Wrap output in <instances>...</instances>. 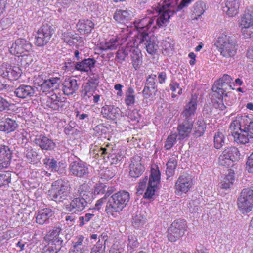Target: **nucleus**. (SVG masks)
I'll return each instance as SVG.
<instances>
[{
    "label": "nucleus",
    "mask_w": 253,
    "mask_h": 253,
    "mask_svg": "<svg viewBox=\"0 0 253 253\" xmlns=\"http://www.w3.org/2000/svg\"><path fill=\"white\" fill-rule=\"evenodd\" d=\"M230 128L235 142L240 144L249 142L253 139V118L248 115H238L231 123Z\"/></svg>",
    "instance_id": "nucleus-1"
},
{
    "label": "nucleus",
    "mask_w": 253,
    "mask_h": 253,
    "mask_svg": "<svg viewBox=\"0 0 253 253\" xmlns=\"http://www.w3.org/2000/svg\"><path fill=\"white\" fill-rule=\"evenodd\" d=\"M215 45L222 56L226 58L233 57L236 54L238 44L234 35L227 33L220 34Z\"/></svg>",
    "instance_id": "nucleus-2"
},
{
    "label": "nucleus",
    "mask_w": 253,
    "mask_h": 253,
    "mask_svg": "<svg viewBox=\"0 0 253 253\" xmlns=\"http://www.w3.org/2000/svg\"><path fill=\"white\" fill-rule=\"evenodd\" d=\"M108 198L106 209L107 213L113 215V212H119L126 206L130 199L129 193L124 190L120 191L109 196Z\"/></svg>",
    "instance_id": "nucleus-3"
},
{
    "label": "nucleus",
    "mask_w": 253,
    "mask_h": 253,
    "mask_svg": "<svg viewBox=\"0 0 253 253\" xmlns=\"http://www.w3.org/2000/svg\"><path fill=\"white\" fill-rule=\"evenodd\" d=\"M70 186L68 180L58 179L54 181L48 191V195L51 200L57 203H63L69 196Z\"/></svg>",
    "instance_id": "nucleus-4"
},
{
    "label": "nucleus",
    "mask_w": 253,
    "mask_h": 253,
    "mask_svg": "<svg viewBox=\"0 0 253 253\" xmlns=\"http://www.w3.org/2000/svg\"><path fill=\"white\" fill-rule=\"evenodd\" d=\"M237 203L238 209L242 213H249L253 208V187L243 189Z\"/></svg>",
    "instance_id": "nucleus-5"
},
{
    "label": "nucleus",
    "mask_w": 253,
    "mask_h": 253,
    "mask_svg": "<svg viewBox=\"0 0 253 253\" xmlns=\"http://www.w3.org/2000/svg\"><path fill=\"white\" fill-rule=\"evenodd\" d=\"M240 153L236 147H226L219 157V163L221 166L229 167L240 159Z\"/></svg>",
    "instance_id": "nucleus-6"
},
{
    "label": "nucleus",
    "mask_w": 253,
    "mask_h": 253,
    "mask_svg": "<svg viewBox=\"0 0 253 253\" xmlns=\"http://www.w3.org/2000/svg\"><path fill=\"white\" fill-rule=\"evenodd\" d=\"M54 33L52 26L44 24L37 30L35 35V44L38 47L46 45L49 42Z\"/></svg>",
    "instance_id": "nucleus-7"
},
{
    "label": "nucleus",
    "mask_w": 253,
    "mask_h": 253,
    "mask_svg": "<svg viewBox=\"0 0 253 253\" xmlns=\"http://www.w3.org/2000/svg\"><path fill=\"white\" fill-rule=\"evenodd\" d=\"M187 227L184 219H178L174 220L168 229V238L169 241L175 242L184 234Z\"/></svg>",
    "instance_id": "nucleus-8"
},
{
    "label": "nucleus",
    "mask_w": 253,
    "mask_h": 253,
    "mask_svg": "<svg viewBox=\"0 0 253 253\" xmlns=\"http://www.w3.org/2000/svg\"><path fill=\"white\" fill-rule=\"evenodd\" d=\"M89 165L82 161L72 162L69 166V171L71 175L80 178H87L89 176Z\"/></svg>",
    "instance_id": "nucleus-9"
},
{
    "label": "nucleus",
    "mask_w": 253,
    "mask_h": 253,
    "mask_svg": "<svg viewBox=\"0 0 253 253\" xmlns=\"http://www.w3.org/2000/svg\"><path fill=\"white\" fill-rule=\"evenodd\" d=\"M156 75L151 74L147 78L145 85L142 90V95L144 99L153 100L158 92L157 85L156 84Z\"/></svg>",
    "instance_id": "nucleus-10"
},
{
    "label": "nucleus",
    "mask_w": 253,
    "mask_h": 253,
    "mask_svg": "<svg viewBox=\"0 0 253 253\" xmlns=\"http://www.w3.org/2000/svg\"><path fill=\"white\" fill-rule=\"evenodd\" d=\"M32 47V45L29 41L24 38H19L9 47V51L13 55L21 54L31 51Z\"/></svg>",
    "instance_id": "nucleus-11"
},
{
    "label": "nucleus",
    "mask_w": 253,
    "mask_h": 253,
    "mask_svg": "<svg viewBox=\"0 0 253 253\" xmlns=\"http://www.w3.org/2000/svg\"><path fill=\"white\" fill-rule=\"evenodd\" d=\"M192 184L191 176L187 173H184L178 178L175 183V192L176 194L186 193L192 187Z\"/></svg>",
    "instance_id": "nucleus-12"
},
{
    "label": "nucleus",
    "mask_w": 253,
    "mask_h": 253,
    "mask_svg": "<svg viewBox=\"0 0 253 253\" xmlns=\"http://www.w3.org/2000/svg\"><path fill=\"white\" fill-rule=\"evenodd\" d=\"M46 168L52 172H57L59 174L66 172V164L62 161H57L54 158H46L43 160Z\"/></svg>",
    "instance_id": "nucleus-13"
},
{
    "label": "nucleus",
    "mask_w": 253,
    "mask_h": 253,
    "mask_svg": "<svg viewBox=\"0 0 253 253\" xmlns=\"http://www.w3.org/2000/svg\"><path fill=\"white\" fill-rule=\"evenodd\" d=\"M66 104L67 102L64 98H61L55 93L48 96L45 102L47 107L57 111H62L65 109L67 107Z\"/></svg>",
    "instance_id": "nucleus-14"
},
{
    "label": "nucleus",
    "mask_w": 253,
    "mask_h": 253,
    "mask_svg": "<svg viewBox=\"0 0 253 253\" xmlns=\"http://www.w3.org/2000/svg\"><path fill=\"white\" fill-rule=\"evenodd\" d=\"M141 157L138 155L133 156L129 165V176L137 178L140 177L145 170V167L141 163Z\"/></svg>",
    "instance_id": "nucleus-15"
},
{
    "label": "nucleus",
    "mask_w": 253,
    "mask_h": 253,
    "mask_svg": "<svg viewBox=\"0 0 253 253\" xmlns=\"http://www.w3.org/2000/svg\"><path fill=\"white\" fill-rule=\"evenodd\" d=\"M140 44H143L146 49L147 52L153 55L156 54L159 46L158 42L154 36L150 37L149 34H145L140 38Z\"/></svg>",
    "instance_id": "nucleus-16"
},
{
    "label": "nucleus",
    "mask_w": 253,
    "mask_h": 253,
    "mask_svg": "<svg viewBox=\"0 0 253 253\" xmlns=\"http://www.w3.org/2000/svg\"><path fill=\"white\" fill-rule=\"evenodd\" d=\"M211 92L210 94V96L212 100H221L223 99L224 97V101L226 102V97H228V93L230 92V90L226 88L225 85L220 84L216 82H214L213 85L211 88Z\"/></svg>",
    "instance_id": "nucleus-17"
},
{
    "label": "nucleus",
    "mask_w": 253,
    "mask_h": 253,
    "mask_svg": "<svg viewBox=\"0 0 253 253\" xmlns=\"http://www.w3.org/2000/svg\"><path fill=\"white\" fill-rule=\"evenodd\" d=\"M87 206L78 197H74L70 203L65 205V210L72 214H79Z\"/></svg>",
    "instance_id": "nucleus-18"
},
{
    "label": "nucleus",
    "mask_w": 253,
    "mask_h": 253,
    "mask_svg": "<svg viewBox=\"0 0 253 253\" xmlns=\"http://www.w3.org/2000/svg\"><path fill=\"white\" fill-rule=\"evenodd\" d=\"M37 90L35 86L22 84L15 89L14 93L19 98L25 99L36 96Z\"/></svg>",
    "instance_id": "nucleus-19"
},
{
    "label": "nucleus",
    "mask_w": 253,
    "mask_h": 253,
    "mask_svg": "<svg viewBox=\"0 0 253 253\" xmlns=\"http://www.w3.org/2000/svg\"><path fill=\"white\" fill-rule=\"evenodd\" d=\"M197 107L196 96H192L190 101L185 105L181 113L183 119L193 120Z\"/></svg>",
    "instance_id": "nucleus-20"
},
{
    "label": "nucleus",
    "mask_w": 253,
    "mask_h": 253,
    "mask_svg": "<svg viewBox=\"0 0 253 253\" xmlns=\"http://www.w3.org/2000/svg\"><path fill=\"white\" fill-rule=\"evenodd\" d=\"M223 11L229 17H234L239 12L240 6L239 0H226L223 3Z\"/></svg>",
    "instance_id": "nucleus-21"
},
{
    "label": "nucleus",
    "mask_w": 253,
    "mask_h": 253,
    "mask_svg": "<svg viewBox=\"0 0 253 253\" xmlns=\"http://www.w3.org/2000/svg\"><path fill=\"white\" fill-rule=\"evenodd\" d=\"M12 156V151L8 146L0 145V169L8 167Z\"/></svg>",
    "instance_id": "nucleus-22"
},
{
    "label": "nucleus",
    "mask_w": 253,
    "mask_h": 253,
    "mask_svg": "<svg viewBox=\"0 0 253 253\" xmlns=\"http://www.w3.org/2000/svg\"><path fill=\"white\" fill-rule=\"evenodd\" d=\"M154 19L150 17H145L141 19L135 20L134 26L138 32L140 37H142L143 35L148 34L147 31L154 23Z\"/></svg>",
    "instance_id": "nucleus-23"
},
{
    "label": "nucleus",
    "mask_w": 253,
    "mask_h": 253,
    "mask_svg": "<svg viewBox=\"0 0 253 253\" xmlns=\"http://www.w3.org/2000/svg\"><path fill=\"white\" fill-rule=\"evenodd\" d=\"M34 142L42 150L51 151L53 150L56 147V144L53 140L42 135L37 137L34 139Z\"/></svg>",
    "instance_id": "nucleus-24"
},
{
    "label": "nucleus",
    "mask_w": 253,
    "mask_h": 253,
    "mask_svg": "<svg viewBox=\"0 0 253 253\" xmlns=\"http://www.w3.org/2000/svg\"><path fill=\"white\" fill-rule=\"evenodd\" d=\"M61 79L59 77H52L44 80L40 85L41 90L43 92L53 91L58 88Z\"/></svg>",
    "instance_id": "nucleus-25"
},
{
    "label": "nucleus",
    "mask_w": 253,
    "mask_h": 253,
    "mask_svg": "<svg viewBox=\"0 0 253 253\" xmlns=\"http://www.w3.org/2000/svg\"><path fill=\"white\" fill-rule=\"evenodd\" d=\"M79 86L76 79H66L62 83V91L65 95H71L78 89Z\"/></svg>",
    "instance_id": "nucleus-26"
},
{
    "label": "nucleus",
    "mask_w": 253,
    "mask_h": 253,
    "mask_svg": "<svg viewBox=\"0 0 253 253\" xmlns=\"http://www.w3.org/2000/svg\"><path fill=\"white\" fill-rule=\"evenodd\" d=\"M193 120L183 119V122L178 126V134L182 139L189 136L193 126Z\"/></svg>",
    "instance_id": "nucleus-27"
},
{
    "label": "nucleus",
    "mask_w": 253,
    "mask_h": 253,
    "mask_svg": "<svg viewBox=\"0 0 253 253\" xmlns=\"http://www.w3.org/2000/svg\"><path fill=\"white\" fill-rule=\"evenodd\" d=\"M61 230V228L59 227H56L49 232L48 234L46 235L49 244L51 245H62L63 240L60 236Z\"/></svg>",
    "instance_id": "nucleus-28"
},
{
    "label": "nucleus",
    "mask_w": 253,
    "mask_h": 253,
    "mask_svg": "<svg viewBox=\"0 0 253 253\" xmlns=\"http://www.w3.org/2000/svg\"><path fill=\"white\" fill-rule=\"evenodd\" d=\"M84 237L80 235L76 237L72 242V246L69 250V253H82L85 251L86 247L84 242Z\"/></svg>",
    "instance_id": "nucleus-29"
},
{
    "label": "nucleus",
    "mask_w": 253,
    "mask_h": 253,
    "mask_svg": "<svg viewBox=\"0 0 253 253\" xmlns=\"http://www.w3.org/2000/svg\"><path fill=\"white\" fill-rule=\"evenodd\" d=\"M88 186L86 184H83L80 185L78 190V196L81 201L83 202L86 206L87 204L90 203L93 199L92 192L87 190Z\"/></svg>",
    "instance_id": "nucleus-30"
},
{
    "label": "nucleus",
    "mask_w": 253,
    "mask_h": 253,
    "mask_svg": "<svg viewBox=\"0 0 253 253\" xmlns=\"http://www.w3.org/2000/svg\"><path fill=\"white\" fill-rule=\"evenodd\" d=\"M133 16V12L130 10L117 9L113 18L118 22L125 23L130 20Z\"/></svg>",
    "instance_id": "nucleus-31"
},
{
    "label": "nucleus",
    "mask_w": 253,
    "mask_h": 253,
    "mask_svg": "<svg viewBox=\"0 0 253 253\" xmlns=\"http://www.w3.org/2000/svg\"><path fill=\"white\" fill-rule=\"evenodd\" d=\"M53 215L51 209L46 208L39 211L36 216V222L39 224L42 225L48 223L49 219Z\"/></svg>",
    "instance_id": "nucleus-32"
},
{
    "label": "nucleus",
    "mask_w": 253,
    "mask_h": 253,
    "mask_svg": "<svg viewBox=\"0 0 253 253\" xmlns=\"http://www.w3.org/2000/svg\"><path fill=\"white\" fill-rule=\"evenodd\" d=\"M22 74L21 69L17 66L9 65L2 73L4 78H7L10 80H15L20 78Z\"/></svg>",
    "instance_id": "nucleus-33"
},
{
    "label": "nucleus",
    "mask_w": 253,
    "mask_h": 253,
    "mask_svg": "<svg viewBox=\"0 0 253 253\" xmlns=\"http://www.w3.org/2000/svg\"><path fill=\"white\" fill-rule=\"evenodd\" d=\"M207 127V124L203 117H199L196 122L194 126H193V135L194 137H200L203 135Z\"/></svg>",
    "instance_id": "nucleus-34"
},
{
    "label": "nucleus",
    "mask_w": 253,
    "mask_h": 253,
    "mask_svg": "<svg viewBox=\"0 0 253 253\" xmlns=\"http://www.w3.org/2000/svg\"><path fill=\"white\" fill-rule=\"evenodd\" d=\"M78 31L81 34H89L94 27V24L89 19L80 20L76 25Z\"/></svg>",
    "instance_id": "nucleus-35"
},
{
    "label": "nucleus",
    "mask_w": 253,
    "mask_h": 253,
    "mask_svg": "<svg viewBox=\"0 0 253 253\" xmlns=\"http://www.w3.org/2000/svg\"><path fill=\"white\" fill-rule=\"evenodd\" d=\"M96 89L90 86L89 84H84L80 90L81 97L84 102L89 103L91 101V98Z\"/></svg>",
    "instance_id": "nucleus-36"
},
{
    "label": "nucleus",
    "mask_w": 253,
    "mask_h": 253,
    "mask_svg": "<svg viewBox=\"0 0 253 253\" xmlns=\"http://www.w3.org/2000/svg\"><path fill=\"white\" fill-rule=\"evenodd\" d=\"M96 62V61L93 58L82 59L81 61H78L77 70L84 72H88L94 67Z\"/></svg>",
    "instance_id": "nucleus-37"
},
{
    "label": "nucleus",
    "mask_w": 253,
    "mask_h": 253,
    "mask_svg": "<svg viewBox=\"0 0 253 253\" xmlns=\"http://www.w3.org/2000/svg\"><path fill=\"white\" fill-rule=\"evenodd\" d=\"M18 126V124L15 120L7 118L1 122L0 125V130L9 133L15 130Z\"/></svg>",
    "instance_id": "nucleus-38"
},
{
    "label": "nucleus",
    "mask_w": 253,
    "mask_h": 253,
    "mask_svg": "<svg viewBox=\"0 0 253 253\" xmlns=\"http://www.w3.org/2000/svg\"><path fill=\"white\" fill-rule=\"evenodd\" d=\"M158 169L157 166L156 169L154 168H151V174L149 176L148 184L159 187L161 179V172Z\"/></svg>",
    "instance_id": "nucleus-39"
},
{
    "label": "nucleus",
    "mask_w": 253,
    "mask_h": 253,
    "mask_svg": "<svg viewBox=\"0 0 253 253\" xmlns=\"http://www.w3.org/2000/svg\"><path fill=\"white\" fill-rule=\"evenodd\" d=\"M228 171V174L220 183V187L226 190L232 186L235 181L234 171L231 169H229Z\"/></svg>",
    "instance_id": "nucleus-40"
},
{
    "label": "nucleus",
    "mask_w": 253,
    "mask_h": 253,
    "mask_svg": "<svg viewBox=\"0 0 253 253\" xmlns=\"http://www.w3.org/2000/svg\"><path fill=\"white\" fill-rule=\"evenodd\" d=\"M133 67L136 70L139 69L142 63V56L141 51L138 48H134L130 54Z\"/></svg>",
    "instance_id": "nucleus-41"
},
{
    "label": "nucleus",
    "mask_w": 253,
    "mask_h": 253,
    "mask_svg": "<svg viewBox=\"0 0 253 253\" xmlns=\"http://www.w3.org/2000/svg\"><path fill=\"white\" fill-rule=\"evenodd\" d=\"M241 25H253V7H250L245 11L241 19Z\"/></svg>",
    "instance_id": "nucleus-42"
},
{
    "label": "nucleus",
    "mask_w": 253,
    "mask_h": 253,
    "mask_svg": "<svg viewBox=\"0 0 253 253\" xmlns=\"http://www.w3.org/2000/svg\"><path fill=\"white\" fill-rule=\"evenodd\" d=\"M177 165V160L174 158H169L167 163V169L166 171L167 179L173 176Z\"/></svg>",
    "instance_id": "nucleus-43"
},
{
    "label": "nucleus",
    "mask_w": 253,
    "mask_h": 253,
    "mask_svg": "<svg viewBox=\"0 0 253 253\" xmlns=\"http://www.w3.org/2000/svg\"><path fill=\"white\" fill-rule=\"evenodd\" d=\"M233 81V78L228 74H224L223 76L217 81H215L217 83L225 85V87L231 90L233 89L230 84Z\"/></svg>",
    "instance_id": "nucleus-44"
},
{
    "label": "nucleus",
    "mask_w": 253,
    "mask_h": 253,
    "mask_svg": "<svg viewBox=\"0 0 253 253\" xmlns=\"http://www.w3.org/2000/svg\"><path fill=\"white\" fill-rule=\"evenodd\" d=\"M225 144V136L221 132H216L214 136V147L219 149L221 148Z\"/></svg>",
    "instance_id": "nucleus-45"
},
{
    "label": "nucleus",
    "mask_w": 253,
    "mask_h": 253,
    "mask_svg": "<svg viewBox=\"0 0 253 253\" xmlns=\"http://www.w3.org/2000/svg\"><path fill=\"white\" fill-rule=\"evenodd\" d=\"M119 44L118 39L112 38L108 41H106L102 46V49L104 50H115Z\"/></svg>",
    "instance_id": "nucleus-46"
},
{
    "label": "nucleus",
    "mask_w": 253,
    "mask_h": 253,
    "mask_svg": "<svg viewBox=\"0 0 253 253\" xmlns=\"http://www.w3.org/2000/svg\"><path fill=\"white\" fill-rule=\"evenodd\" d=\"M146 217L138 211L133 218L132 224L135 228H139L145 223Z\"/></svg>",
    "instance_id": "nucleus-47"
},
{
    "label": "nucleus",
    "mask_w": 253,
    "mask_h": 253,
    "mask_svg": "<svg viewBox=\"0 0 253 253\" xmlns=\"http://www.w3.org/2000/svg\"><path fill=\"white\" fill-rule=\"evenodd\" d=\"M158 187L148 184L147 188L143 195V198L146 199L154 200L156 197L155 192Z\"/></svg>",
    "instance_id": "nucleus-48"
},
{
    "label": "nucleus",
    "mask_w": 253,
    "mask_h": 253,
    "mask_svg": "<svg viewBox=\"0 0 253 253\" xmlns=\"http://www.w3.org/2000/svg\"><path fill=\"white\" fill-rule=\"evenodd\" d=\"M77 64L78 61H76L74 59L67 58L65 60L63 68L70 71L77 70Z\"/></svg>",
    "instance_id": "nucleus-49"
},
{
    "label": "nucleus",
    "mask_w": 253,
    "mask_h": 253,
    "mask_svg": "<svg viewBox=\"0 0 253 253\" xmlns=\"http://www.w3.org/2000/svg\"><path fill=\"white\" fill-rule=\"evenodd\" d=\"M193 12L198 16L203 14L206 9L205 3L202 1H197L193 6Z\"/></svg>",
    "instance_id": "nucleus-50"
},
{
    "label": "nucleus",
    "mask_w": 253,
    "mask_h": 253,
    "mask_svg": "<svg viewBox=\"0 0 253 253\" xmlns=\"http://www.w3.org/2000/svg\"><path fill=\"white\" fill-rule=\"evenodd\" d=\"M99 76L98 74H92L87 80V82L84 84H89L90 86L92 87L94 89H96L97 87L99 85Z\"/></svg>",
    "instance_id": "nucleus-51"
},
{
    "label": "nucleus",
    "mask_w": 253,
    "mask_h": 253,
    "mask_svg": "<svg viewBox=\"0 0 253 253\" xmlns=\"http://www.w3.org/2000/svg\"><path fill=\"white\" fill-rule=\"evenodd\" d=\"M62 247V245H56L46 246L43 248L42 253H58Z\"/></svg>",
    "instance_id": "nucleus-52"
},
{
    "label": "nucleus",
    "mask_w": 253,
    "mask_h": 253,
    "mask_svg": "<svg viewBox=\"0 0 253 253\" xmlns=\"http://www.w3.org/2000/svg\"><path fill=\"white\" fill-rule=\"evenodd\" d=\"M103 240L101 241L99 239L96 244L91 249L90 253H103L105 250V246L104 245Z\"/></svg>",
    "instance_id": "nucleus-53"
},
{
    "label": "nucleus",
    "mask_w": 253,
    "mask_h": 253,
    "mask_svg": "<svg viewBox=\"0 0 253 253\" xmlns=\"http://www.w3.org/2000/svg\"><path fill=\"white\" fill-rule=\"evenodd\" d=\"M120 109L114 105H109L108 119L114 120L119 116Z\"/></svg>",
    "instance_id": "nucleus-54"
},
{
    "label": "nucleus",
    "mask_w": 253,
    "mask_h": 253,
    "mask_svg": "<svg viewBox=\"0 0 253 253\" xmlns=\"http://www.w3.org/2000/svg\"><path fill=\"white\" fill-rule=\"evenodd\" d=\"M177 136L173 134L169 136L165 142L164 148L167 150H169L171 149L174 145V144L176 142Z\"/></svg>",
    "instance_id": "nucleus-55"
},
{
    "label": "nucleus",
    "mask_w": 253,
    "mask_h": 253,
    "mask_svg": "<svg viewBox=\"0 0 253 253\" xmlns=\"http://www.w3.org/2000/svg\"><path fill=\"white\" fill-rule=\"evenodd\" d=\"M128 250H131L133 249L136 248L139 246V242L137 239L133 235H129L128 237Z\"/></svg>",
    "instance_id": "nucleus-56"
},
{
    "label": "nucleus",
    "mask_w": 253,
    "mask_h": 253,
    "mask_svg": "<svg viewBox=\"0 0 253 253\" xmlns=\"http://www.w3.org/2000/svg\"><path fill=\"white\" fill-rule=\"evenodd\" d=\"M243 35L245 38L248 39L253 37V25H242Z\"/></svg>",
    "instance_id": "nucleus-57"
},
{
    "label": "nucleus",
    "mask_w": 253,
    "mask_h": 253,
    "mask_svg": "<svg viewBox=\"0 0 253 253\" xmlns=\"http://www.w3.org/2000/svg\"><path fill=\"white\" fill-rule=\"evenodd\" d=\"M74 114L77 119L79 121H84L85 122H88L89 121V114L84 113L81 111L75 110Z\"/></svg>",
    "instance_id": "nucleus-58"
},
{
    "label": "nucleus",
    "mask_w": 253,
    "mask_h": 253,
    "mask_svg": "<svg viewBox=\"0 0 253 253\" xmlns=\"http://www.w3.org/2000/svg\"><path fill=\"white\" fill-rule=\"evenodd\" d=\"M94 215L93 213H87L85 214L84 216H80L79 218V226L82 227L88 222Z\"/></svg>",
    "instance_id": "nucleus-59"
},
{
    "label": "nucleus",
    "mask_w": 253,
    "mask_h": 253,
    "mask_svg": "<svg viewBox=\"0 0 253 253\" xmlns=\"http://www.w3.org/2000/svg\"><path fill=\"white\" fill-rule=\"evenodd\" d=\"M246 169L248 172L253 173V152L248 158L246 162Z\"/></svg>",
    "instance_id": "nucleus-60"
},
{
    "label": "nucleus",
    "mask_w": 253,
    "mask_h": 253,
    "mask_svg": "<svg viewBox=\"0 0 253 253\" xmlns=\"http://www.w3.org/2000/svg\"><path fill=\"white\" fill-rule=\"evenodd\" d=\"M10 105L11 103L1 96H0V111L9 110Z\"/></svg>",
    "instance_id": "nucleus-61"
},
{
    "label": "nucleus",
    "mask_w": 253,
    "mask_h": 253,
    "mask_svg": "<svg viewBox=\"0 0 253 253\" xmlns=\"http://www.w3.org/2000/svg\"><path fill=\"white\" fill-rule=\"evenodd\" d=\"M26 156L29 161L30 162H34L37 159V157L38 154L35 151L31 149L26 150Z\"/></svg>",
    "instance_id": "nucleus-62"
},
{
    "label": "nucleus",
    "mask_w": 253,
    "mask_h": 253,
    "mask_svg": "<svg viewBox=\"0 0 253 253\" xmlns=\"http://www.w3.org/2000/svg\"><path fill=\"white\" fill-rule=\"evenodd\" d=\"M115 175V173L113 171L112 169L107 168L104 169L101 173L102 178L108 180L110 179Z\"/></svg>",
    "instance_id": "nucleus-63"
},
{
    "label": "nucleus",
    "mask_w": 253,
    "mask_h": 253,
    "mask_svg": "<svg viewBox=\"0 0 253 253\" xmlns=\"http://www.w3.org/2000/svg\"><path fill=\"white\" fill-rule=\"evenodd\" d=\"M11 182V174L9 172L0 174V184H5Z\"/></svg>",
    "instance_id": "nucleus-64"
}]
</instances>
